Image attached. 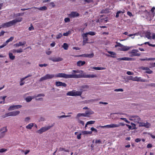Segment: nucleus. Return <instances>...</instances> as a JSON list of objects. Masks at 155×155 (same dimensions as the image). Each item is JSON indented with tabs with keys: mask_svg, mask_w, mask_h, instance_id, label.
Listing matches in <instances>:
<instances>
[{
	"mask_svg": "<svg viewBox=\"0 0 155 155\" xmlns=\"http://www.w3.org/2000/svg\"><path fill=\"white\" fill-rule=\"evenodd\" d=\"M17 53H21L23 51V50L21 48H20L18 49L17 50Z\"/></svg>",
	"mask_w": 155,
	"mask_h": 155,
	"instance_id": "obj_54",
	"label": "nucleus"
},
{
	"mask_svg": "<svg viewBox=\"0 0 155 155\" xmlns=\"http://www.w3.org/2000/svg\"><path fill=\"white\" fill-rule=\"evenodd\" d=\"M139 123L140 127H144L146 128H149L151 126L150 124L147 122L146 123L140 122Z\"/></svg>",
	"mask_w": 155,
	"mask_h": 155,
	"instance_id": "obj_10",
	"label": "nucleus"
},
{
	"mask_svg": "<svg viewBox=\"0 0 155 155\" xmlns=\"http://www.w3.org/2000/svg\"><path fill=\"white\" fill-rule=\"evenodd\" d=\"M30 119V118L29 117H27L25 118V121L26 122H28L29 120Z\"/></svg>",
	"mask_w": 155,
	"mask_h": 155,
	"instance_id": "obj_60",
	"label": "nucleus"
},
{
	"mask_svg": "<svg viewBox=\"0 0 155 155\" xmlns=\"http://www.w3.org/2000/svg\"><path fill=\"white\" fill-rule=\"evenodd\" d=\"M33 98V97H32L29 96L25 98V100L27 102H29L31 101Z\"/></svg>",
	"mask_w": 155,
	"mask_h": 155,
	"instance_id": "obj_29",
	"label": "nucleus"
},
{
	"mask_svg": "<svg viewBox=\"0 0 155 155\" xmlns=\"http://www.w3.org/2000/svg\"><path fill=\"white\" fill-rule=\"evenodd\" d=\"M130 48L127 47L126 46L123 45L122 44H121V46L119 48V50L120 51H127L129 50Z\"/></svg>",
	"mask_w": 155,
	"mask_h": 155,
	"instance_id": "obj_18",
	"label": "nucleus"
},
{
	"mask_svg": "<svg viewBox=\"0 0 155 155\" xmlns=\"http://www.w3.org/2000/svg\"><path fill=\"white\" fill-rule=\"evenodd\" d=\"M119 127V125L118 124H111L109 125H107L104 126H100V127L102 128H104V127H107V128H114V127Z\"/></svg>",
	"mask_w": 155,
	"mask_h": 155,
	"instance_id": "obj_8",
	"label": "nucleus"
},
{
	"mask_svg": "<svg viewBox=\"0 0 155 155\" xmlns=\"http://www.w3.org/2000/svg\"><path fill=\"white\" fill-rule=\"evenodd\" d=\"M116 43L117 44L116 45L114 46L115 48H117L118 47H120V46H121V44H120V43L118 42H116Z\"/></svg>",
	"mask_w": 155,
	"mask_h": 155,
	"instance_id": "obj_42",
	"label": "nucleus"
},
{
	"mask_svg": "<svg viewBox=\"0 0 155 155\" xmlns=\"http://www.w3.org/2000/svg\"><path fill=\"white\" fill-rule=\"evenodd\" d=\"M53 125H52L51 126H48L46 127H43L40 129L37 130V132L39 134H41L43 132L50 129Z\"/></svg>",
	"mask_w": 155,
	"mask_h": 155,
	"instance_id": "obj_5",
	"label": "nucleus"
},
{
	"mask_svg": "<svg viewBox=\"0 0 155 155\" xmlns=\"http://www.w3.org/2000/svg\"><path fill=\"white\" fill-rule=\"evenodd\" d=\"M150 59H149V58H140V60L141 61H150Z\"/></svg>",
	"mask_w": 155,
	"mask_h": 155,
	"instance_id": "obj_51",
	"label": "nucleus"
},
{
	"mask_svg": "<svg viewBox=\"0 0 155 155\" xmlns=\"http://www.w3.org/2000/svg\"><path fill=\"white\" fill-rule=\"evenodd\" d=\"M129 119L132 121H134L135 123H138L140 121V118L138 116L131 115L129 117Z\"/></svg>",
	"mask_w": 155,
	"mask_h": 155,
	"instance_id": "obj_4",
	"label": "nucleus"
},
{
	"mask_svg": "<svg viewBox=\"0 0 155 155\" xmlns=\"http://www.w3.org/2000/svg\"><path fill=\"white\" fill-rule=\"evenodd\" d=\"M49 60L52 61L53 62H58L62 61L63 58H49Z\"/></svg>",
	"mask_w": 155,
	"mask_h": 155,
	"instance_id": "obj_17",
	"label": "nucleus"
},
{
	"mask_svg": "<svg viewBox=\"0 0 155 155\" xmlns=\"http://www.w3.org/2000/svg\"><path fill=\"white\" fill-rule=\"evenodd\" d=\"M64 20L65 22H70V20L69 18H65Z\"/></svg>",
	"mask_w": 155,
	"mask_h": 155,
	"instance_id": "obj_48",
	"label": "nucleus"
},
{
	"mask_svg": "<svg viewBox=\"0 0 155 155\" xmlns=\"http://www.w3.org/2000/svg\"><path fill=\"white\" fill-rule=\"evenodd\" d=\"M138 50L137 49L132 50L131 51L129 52V54H130V56L132 57L135 56H140V53H138Z\"/></svg>",
	"mask_w": 155,
	"mask_h": 155,
	"instance_id": "obj_6",
	"label": "nucleus"
},
{
	"mask_svg": "<svg viewBox=\"0 0 155 155\" xmlns=\"http://www.w3.org/2000/svg\"><path fill=\"white\" fill-rule=\"evenodd\" d=\"M84 1L88 3H89L91 2H93V0H85Z\"/></svg>",
	"mask_w": 155,
	"mask_h": 155,
	"instance_id": "obj_56",
	"label": "nucleus"
},
{
	"mask_svg": "<svg viewBox=\"0 0 155 155\" xmlns=\"http://www.w3.org/2000/svg\"><path fill=\"white\" fill-rule=\"evenodd\" d=\"M7 45L6 44V43L5 42H4L2 45L0 46V48H2L4 47Z\"/></svg>",
	"mask_w": 155,
	"mask_h": 155,
	"instance_id": "obj_62",
	"label": "nucleus"
},
{
	"mask_svg": "<svg viewBox=\"0 0 155 155\" xmlns=\"http://www.w3.org/2000/svg\"><path fill=\"white\" fill-rule=\"evenodd\" d=\"M7 131L6 127H4L0 129V139L3 137L5 135V133Z\"/></svg>",
	"mask_w": 155,
	"mask_h": 155,
	"instance_id": "obj_7",
	"label": "nucleus"
},
{
	"mask_svg": "<svg viewBox=\"0 0 155 155\" xmlns=\"http://www.w3.org/2000/svg\"><path fill=\"white\" fill-rule=\"evenodd\" d=\"M94 56V54L93 53L91 54H84L79 56L80 57H88L89 58H92Z\"/></svg>",
	"mask_w": 155,
	"mask_h": 155,
	"instance_id": "obj_19",
	"label": "nucleus"
},
{
	"mask_svg": "<svg viewBox=\"0 0 155 155\" xmlns=\"http://www.w3.org/2000/svg\"><path fill=\"white\" fill-rule=\"evenodd\" d=\"M95 121L93 120H91L90 121H88L87 122V124H94Z\"/></svg>",
	"mask_w": 155,
	"mask_h": 155,
	"instance_id": "obj_43",
	"label": "nucleus"
},
{
	"mask_svg": "<svg viewBox=\"0 0 155 155\" xmlns=\"http://www.w3.org/2000/svg\"><path fill=\"white\" fill-rule=\"evenodd\" d=\"M147 86L152 87H155V83H151L148 84Z\"/></svg>",
	"mask_w": 155,
	"mask_h": 155,
	"instance_id": "obj_49",
	"label": "nucleus"
},
{
	"mask_svg": "<svg viewBox=\"0 0 155 155\" xmlns=\"http://www.w3.org/2000/svg\"><path fill=\"white\" fill-rule=\"evenodd\" d=\"M96 143L102 144V142L100 140H96L95 142Z\"/></svg>",
	"mask_w": 155,
	"mask_h": 155,
	"instance_id": "obj_47",
	"label": "nucleus"
},
{
	"mask_svg": "<svg viewBox=\"0 0 155 155\" xmlns=\"http://www.w3.org/2000/svg\"><path fill=\"white\" fill-rule=\"evenodd\" d=\"M140 69L142 70H146L145 72V73L148 74H151L153 73V71L150 70L148 67L142 66L140 68Z\"/></svg>",
	"mask_w": 155,
	"mask_h": 155,
	"instance_id": "obj_13",
	"label": "nucleus"
},
{
	"mask_svg": "<svg viewBox=\"0 0 155 155\" xmlns=\"http://www.w3.org/2000/svg\"><path fill=\"white\" fill-rule=\"evenodd\" d=\"M117 60L119 61L124 60L133 61H134L135 60V59L134 58H131L124 57L121 58H117Z\"/></svg>",
	"mask_w": 155,
	"mask_h": 155,
	"instance_id": "obj_16",
	"label": "nucleus"
},
{
	"mask_svg": "<svg viewBox=\"0 0 155 155\" xmlns=\"http://www.w3.org/2000/svg\"><path fill=\"white\" fill-rule=\"evenodd\" d=\"M22 107V106L20 105H13L9 107L8 109L9 110H12L16 109H18Z\"/></svg>",
	"mask_w": 155,
	"mask_h": 155,
	"instance_id": "obj_9",
	"label": "nucleus"
},
{
	"mask_svg": "<svg viewBox=\"0 0 155 155\" xmlns=\"http://www.w3.org/2000/svg\"><path fill=\"white\" fill-rule=\"evenodd\" d=\"M47 65H48V64H39V66H40L41 67H46Z\"/></svg>",
	"mask_w": 155,
	"mask_h": 155,
	"instance_id": "obj_53",
	"label": "nucleus"
},
{
	"mask_svg": "<svg viewBox=\"0 0 155 155\" xmlns=\"http://www.w3.org/2000/svg\"><path fill=\"white\" fill-rule=\"evenodd\" d=\"M155 10V7H153L151 9V11L153 14H154L155 13L154 12V10Z\"/></svg>",
	"mask_w": 155,
	"mask_h": 155,
	"instance_id": "obj_64",
	"label": "nucleus"
},
{
	"mask_svg": "<svg viewBox=\"0 0 155 155\" xmlns=\"http://www.w3.org/2000/svg\"><path fill=\"white\" fill-rule=\"evenodd\" d=\"M62 47L64 50H67L68 49V46L66 43H64Z\"/></svg>",
	"mask_w": 155,
	"mask_h": 155,
	"instance_id": "obj_33",
	"label": "nucleus"
},
{
	"mask_svg": "<svg viewBox=\"0 0 155 155\" xmlns=\"http://www.w3.org/2000/svg\"><path fill=\"white\" fill-rule=\"evenodd\" d=\"M79 16V14L76 12H72L68 15V16L70 18H75Z\"/></svg>",
	"mask_w": 155,
	"mask_h": 155,
	"instance_id": "obj_11",
	"label": "nucleus"
},
{
	"mask_svg": "<svg viewBox=\"0 0 155 155\" xmlns=\"http://www.w3.org/2000/svg\"><path fill=\"white\" fill-rule=\"evenodd\" d=\"M97 100L96 99H91L88 100V101L89 102H93Z\"/></svg>",
	"mask_w": 155,
	"mask_h": 155,
	"instance_id": "obj_57",
	"label": "nucleus"
},
{
	"mask_svg": "<svg viewBox=\"0 0 155 155\" xmlns=\"http://www.w3.org/2000/svg\"><path fill=\"white\" fill-rule=\"evenodd\" d=\"M71 31H68L66 32V33H64L63 34V35L64 36H68V35L71 33Z\"/></svg>",
	"mask_w": 155,
	"mask_h": 155,
	"instance_id": "obj_40",
	"label": "nucleus"
},
{
	"mask_svg": "<svg viewBox=\"0 0 155 155\" xmlns=\"http://www.w3.org/2000/svg\"><path fill=\"white\" fill-rule=\"evenodd\" d=\"M89 88V86L87 85H83L80 87V92H82L83 91H87Z\"/></svg>",
	"mask_w": 155,
	"mask_h": 155,
	"instance_id": "obj_14",
	"label": "nucleus"
},
{
	"mask_svg": "<svg viewBox=\"0 0 155 155\" xmlns=\"http://www.w3.org/2000/svg\"><path fill=\"white\" fill-rule=\"evenodd\" d=\"M91 131H94L96 133H97V130L96 129L94 128L93 127H91Z\"/></svg>",
	"mask_w": 155,
	"mask_h": 155,
	"instance_id": "obj_45",
	"label": "nucleus"
},
{
	"mask_svg": "<svg viewBox=\"0 0 155 155\" xmlns=\"http://www.w3.org/2000/svg\"><path fill=\"white\" fill-rule=\"evenodd\" d=\"M33 126L34 124L32 123H31L26 126V128L28 129H31Z\"/></svg>",
	"mask_w": 155,
	"mask_h": 155,
	"instance_id": "obj_27",
	"label": "nucleus"
},
{
	"mask_svg": "<svg viewBox=\"0 0 155 155\" xmlns=\"http://www.w3.org/2000/svg\"><path fill=\"white\" fill-rule=\"evenodd\" d=\"M79 70H73L72 71V74H67L64 73H60L56 75L53 74H47L44 77H41L39 80V81H41L48 79H51L54 77L59 78H90L96 77V76L94 74H74L76 73H80Z\"/></svg>",
	"mask_w": 155,
	"mask_h": 155,
	"instance_id": "obj_1",
	"label": "nucleus"
},
{
	"mask_svg": "<svg viewBox=\"0 0 155 155\" xmlns=\"http://www.w3.org/2000/svg\"><path fill=\"white\" fill-rule=\"evenodd\" d=\"M92 133V131L88 132L87 131H83L82 132V133L83 134H91Z\"/></svg>",
	"mask_w": 155,
	"mask_h": 155,
	"instance_id": "obj_46",
	"label": "nucleus"
},
{
	"mask_svg": "<svg viewBox=\"0 0 155 155\" xmlns=\"http://www.w3.org/2000/svg\"><path fill=\"white\" fill-rule=\"evenodd\" d=\"M12 116H15L18 115L20 113V112L19 111H14L12 112H11Z\"/></svg>",
	"mask_w": 155,
	"mask_h": 155,
	"instance_id": "obj_25",
	"label": "nucleus"
},
{
	"mask_svg": "<svg viewBox=\"0 0 155 155\" xmlns=\"http://www.w3.org/2000/svg\"><path fill=\"white\" fill-rule=\"evenodd\" d=\"M114 91H121L122 92L123 91V90L122 88H120L118 89H115L114 90Z\"/></svg>",
	"mask_w": 155,
	"mask_h": 155,
	"instance_id": "obj_50",
	"label": "nucleus"
},
{
	"mask_svg": "<svg viewBox=\"0 0 155 155\" xmlns=\"http://www.w3.org/2000/svg\"><path fill=\"white\" fill-rule=\"evenodd\" d=\"M127 74L129 75H132L133 73L130 71H128L127 72Z\"/></svg>",
	"mask_w": 155,
	"mask_h": 155,
	"instance_id": "obj_63",
	"label": "nucleus"
},
{
	"mask_svg": "<svg viewBox=\"0 0 155 155\" xmlns=\"http://www.w3.org/2000/svg\"><path fill=\"white\" fill-rule=\"evenodd\" d=\"M78 122L79 124H82L83 126H84V122L83 121L79 119H78Z\"/></svg>",
	"mask_w": 155,
	"mask_h": 155,
	"instance_id": "obj_38",
	"label": "nucleus"
},
{
	"mask_svg": "<svg viewBox=\"0 0 155 155\" xmlns=\"http://www.w3.org/2000/svg\"><path fill=\"white\" fill-rule=\"evenodd\" d=\"M10 116H12L11 112L8 113H6L2 117L4 118Z\"/></svg>",
	"mask_w": 155,
	"mask_h": 155,
	"instance_id": "obj_32",
	"label": "nucleus"
},
{
	"mask_svg": "<svg viewBox=\"0 0 155 155\" xmlns=\"http://www.w3.org/2000/svg\"><path fill=\"white\" fill-rule=\"evenodd\" d=\"M22 20V18L21 17H19L17 18H16L14 19V20L15 21V24L17 22H20Z\"/></svg>",
	"mask_w": 155,
	"mask_h": 155,
	"instance_id": "obj_26",
	"label": "nucleus"
},
{
	"mask_svg": "<svg viewBox=\"0 0 155 155\" xmlns=\"http://www.w3.org/2000/svg\"><path fill=\"white\" fill-rule=\"evenodd\" d=\"M124 10L123 12L122 11H119L117 12L116 14L115 17L116 18H118L119 16V14L122 13L123 14V13H124Z\"/></svg>",
	"mask_w": 155,
	"mask_h": 155,
	"instance_id": "obj_31",
	"label": "nucleus"
},
{
	"mask_svg": "<svg viewBox=\"0 0 155 155\" xmlns=\"http://www.w3.org/2000/svg\"><path fill=\"white\" fill-rule=\"evenodd\" d=\"M82 36L83 39V45H84L87 43V41H88L87 35L86 34V33H84L82 35Z\"/></svg>",
	"mask_w": 155,
	"mask_h": 155,
	"instance_id": "obj_12",
	"label": "nucleus"
},
{
	"mask_svg": "<svg viewBox=\"0 0 155 155\" xmlns=\"http://www.w3.org/2000/svg\"><path fill=\"white\" fill-rule=\"evenodd\" d=\"M133 81H138V77L137 76L133 78Z\"/></svg>",
	"mask_w": 155,
	"mask_h": 155,
	"instance_id": "obj_55",
	"label": "nucleus"
},
{
	"mask_svg": "<svg viewBox=\"0 0 155 155\" xmlns=\"http://www.w3.org/2000/svg\"><path fill=\"white\" fill-rule=\"evenodd\" d=\"M7 150L6 149H5L4 148H2L0 150V152L3 153L6 151Z\"/></svg>",
	"mask_w": 155,
	"mask_h": 155,
	"instance_id": "obj_52",
	"label": "nucleus"
},
{
	"mask_svg": "<svg viewBox=\"0 0 155 155\" xmlns=\"http://www.w3.org/2000/svg\"><path fill=\"white\" fill-rule=\"evenodd\" d=\"M9 56L10 59L11 60H14L15 59V56L13 55L12 53L10 52L9 53Z\"/></svg>",
	"mask_w": 155,
	"mask_h": 155,
	"instance_id": "obj_28",
	"label": "nucleus"
},
{
	"mask_svg": "<svg viewBox=\"0 0 155 155\" xmlns=\"http://www.w3.org/2000/svg\"><path fill=\"white\" fill-rule=\"evenodd\" d=\"M86 34L88 35H95L96 34V33L94 31H91L88 32L86 33Z\"/></svg>",
	"mask_w": 155,
	"mask_h": 155,
	"instance_id": "obj_36",
	"label": "nucleus"
},
{
	"mask_svg": "<svg viewBox=\"0 0 155 155\" xmlns=\"http://www.w3.org/2000/svg\"><path fill=\"white\" fill-rule=\"evenodd\" d=\"M44 96H45V94H38L36 97H41V96L44 97Z\"/></svg>",
	"mask_w": 155,
	"mask_h": 155,
	"instance_id": "obj_58",
	"label": "nucleus"
},
{
	"mask_svg": "<svg viewBox=\"0 0 155 155\" xmlns=\"http://www.w3.org/2000/svg\"><path fill=\"white\" fill-rule=\"evenodd\" d=\"M55 85L57 87L63 86L64 87H66L67 86L66 83L59 81H56L55 82Z\"/></svg>",
	"mask_w": 155,
	"mask_h": 155,
	"instance_id": "obj_15",
	"label": "nucleus"
},
{
	"mask_svg": "<svg viewBox=\"0 0 155 155\" xmlns=\"http://www.w3.org/2000/svg\"><path fill=\"white\" fill-rule=\"evenodd\" d=\"M82 94V92L79 91H76L75 90H73L71 91L68 92L66 94L67 96H81Z\"/></svg>",
	"mask_w": 155,
	"mask_h": 155,
	"instance_id": "obj_2",
	"label": "nucleus"
},
{
	"mask_svg": "<svg viewBox=\"0 0 155 155\" xmlns=\"http://www.w3.org/2000/svg\"><path fill=\"white\" fill-rule=\"evenodd\" d=\"M146 37L148 39H150V32H148L146 34Z\"/></svg>",
	"mask_w": 155,
	"mask_h": 155,
	"instance_id": "obj_39",
	"label": "nucleus"
},
{
	"mask_svg": "<svg viewBox=\"0 0 155 155\" xmlns=\"http://www.w3.org/2000/svg\"><path fill=\"white\" fill-rule=\"evenodd\" d=\"M87 117H88L90 115L93 114L94 113V111L91 110H86L85 113Z\"/></svg>",
	"mask_w": 155,
	"mask_h": 155,
	"instance_id": "obj_22",
	"label": "nucleus"
},
{
	"mask_svg": "<svg viewBox=\"0 0 155 155\" xmlns=\"http://www.w3.org/2000/svg\"><path fill=\"white\" fill-rule=\"evenodd\" d=\"M108 53L110 54H107L106 55L108 57L113 58H115L116 57V56H115L116 55V54L115 52L113 51H108Z\"/></svg>",
	"mask_w": 155,
	"mask_h": 155,
	"instance_id": "obj_20",
	"label": "nucleus"
},
{
	"mask_svg": "<svg viewBox=\"0 0 155 155\" xmlns=\"http://www.w3.org/2000/svg\"><path fill=\"white\" fill-rule=\"evenodd\" d=\"M62 36V35L61 33H59L56 36V38L57 39L60 38Z\"/></svg>",
	"mask_w": 155,
	"mask_h": 155,
	"instance_id": "obj_44",
	"label": "nucleus"
},
{
	"mask_svg": "<svg viewBox=\"0 0 155 155\" xmlns=\"http://www.w3.org/2000/svg\"><path fill=\"white\" fill-rule=\"evenodd\" d=\"M25 79L24 78H22L21 79V81L20 82V84L21 86L23 85L25 83V82L23 81Z\"/></svg>",
	"mask_w": 155,
	"mask_h": 155,
	"instance_id": "obj_35",
	"label": "nucleus"
},
{
	"mask_svg": "<svg viewBox=\"0 0 155 155\" xmlns=\"http://www.w3.org/2000/svg\"><path fill=\"white\" fill-rule=\"evenodd\" d=\"M19 44L20 45V46H23L25 45L26 44V42L25 41H24L23 42L19 41Z\"/></svg>",
	"mask_w": 155,
	"mask_h": 155,
	"instance_id": "obj_37",
	"label": "nucleus"
},
{
	"mask_svg": "<svg viewBox=\"0 0 155 155\" xmlns=\"http://www.w3.org/2000/svg\"><path fill=\"white\" fill-rule=\"evenodd\" d=\"M96 70H103L105 69V68L101 67H93L92 68Z\"/></svg>",
	"mask_w": 155,
	"mask_h": 155,
	"instance_id": "obj_30",
	"label": "nucleus"
},
{
	"mask_svg": "<svg viewBox=\"0 0 155 155\" xmlns=\"http://www.w3.org/2000/svg\"><path fill=\"white\" fill-rule=\"evenodd\" d=\"M147 148H151L152 147V145L151 143H149L147 145Z\"/></svg>",
	"mask_w": 155,
	"mask_h": 155,
	"instance_id": "obj_59",
	"label": "nucleus"
},
{
	"mask_svg": "<svg viewBox=\"0 0 155 155\" xmlns=\"http://www.w3.org/2000/svg\"><path fill=\"white\" fill-rule=\"evenodd\" d=\"M145 79H142L141 77H138V81L145 82Z\"/></svg>",
	"mask_w": 155,
	"mask_h": 155,
	"instance_id": "obj_41",
	"label": "nucleus"
},
{
	"mask_svg": "<svg viewBox=\"0 0 155 155\" xmlns=\"http://www.w3.org/2000/svg\"><path fill=\"white\" fill-rule=\"evenodd\" d=\"M14 39L13 37H11L9 38L5 42L6 44L7 45L8 43L11 41H12Z\"/></svg>",
	"mask_w": 155,
	"mask_h": 155,
	"instance_id": "obj_34",
	"label": "nucleus"
},
{
	"mask_svg": "<svg viewBox=\"0 0 155 155\" xmlns=\"http://www.w3.org/2000/svg\"><path fill=\"white\" fill-rule=\"evenodd\" d=\"M15 24V21L14 20H13L8 22L3 23L0 25V29L2 28L8 27L14 25Z\"/></svg>",
	"mask_w": 155,
	"mask_h": 155,
	"instance_id": "obj_3",
	"label": "nucleus"
},
{
	"mask_svg": "<svg viewBox=\"0 0 155 155\" xmlns=\"http://www.w3.org/2000/svg\"><path fill=\"white\" fill-rule=\"evenodd\" d=\"M141 140V139L140 138H137L135 139V141L136 143H138Z\"/></svg>",
	"mask_w": 155,
	"mask_h": 155,
	"instance_id": "obj_61",
	"label": "nucleus"
},
{
	"mask_svg": "<svg viewBox=\"0 0 155 155\" xmlns=\"http://www.w3.org/2000/svg\"><path fill=\"white\" fill-rule=\"evenodd\" d=\"M34 8L35 9H38V10H40L41 11H45L47 9V7L45 6H43L40 8H38L36 7H35Z\"/></svg>",
	"mask_w": 155,
	"mask_h": 155,
	"instance_id": "obj_24",
	"label": "nucleus"
},
{
	"mask_svg": "<svg viewBox=\"0 0 155 155\" xmlns=\"http://www.w3.org/2000/svg\"><path fill=\"white\" fill-rule=\"evenodd\" d=\"M86 63V62L85 61H78L77 63V66L80 67L81 66H83Z\"/></svg>",
	"mask_w": 155,
	"mask_h": 155,
	"instance_id": "obj_21",
	"label": "nucleus"
},
{
	"mask_svg": "<svg viewBox=\"0 0 155 155\" xmlns=\"http://www.w3.org/2000/svg\"><path fill=\"white\" fill-rule=\"evenodd\" d=\"M110 12V9L109 8H106L104 9H102L101 12V14H107Z\"/></svg>",
	"mask_w": 155,
	"mask_h": 155,
	"instance_id": "obj_23",
	"label": "nucleus"
}]
</instances>
